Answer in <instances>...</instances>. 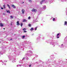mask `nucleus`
Wrapping results in <instances>:
<instances>
[{"mask_svg":"<svg viewBox=\"0 0 67 67\" xmlns=\"http://www.w3.org/2000/svg\"><path fill=\"white\" fill-rule=\"evenodd\" d=\"M22 25H23V23H21V27H22Z\"/></svg>","mask_w":67,"mask_h":67,"instance_id":"14","label":"nucleus"},{"mask_svg":"<svg viewBox=\"0 0 67 67\" xmlns=\"http://www.w3.org/2000/svg\"><path fill=\"white\" fill-rule=\"evenodd\" d=\"M17 25H19L20 23H19V22L18 21L17 22Z\"/></svg>","mask_w":67,"mask_h":67,"instance_id":"4","label":"nucleus"},{"mask_svg":"<svg viewBox=\"0 0 67 67\" xmlns=\"http://www.w3.org/2000/svg\"><path fill=\"white\" fill-rule=\"evenodd\" d=\"M0 26L1 27H2V26H3V24L2 23H0Z\"/></svg>","mask_w":67,"mask_h":67,"instance_id":"5","label":"nucleus"},{"mask_svg":"<svg viewBox=\"0 0 67 67\" xmlns=\"http://www.w3.org/2000/svg\"><path fill=\"white\" fill-rule=\"evenodd\" d=\"M1 9H3V8H1Z\"/></svg>","mask_w":67,"mask_h":67,"instance_id":"26","label":"nucleus"},{"mask_svg":"<svg viewBox=\"0 0 67 67\" xmlns=\"http://www.w3.org/2000/svg\"><path fill=\"white\" fill-rule=\"evenodd\" d=\"M61 46H63V44H62L61 45Z\"/></svg>","mask_w":67,"mask_h":67,"instance_id":"27","label":"nucleus"},{"mask_svg":"<svg viewBox=\"0 0 67 67\" xmlns=\"http://www.w3.org/2000/svg\"><path fill=\"white\" fill-rule=\"evenodd\" d=\"M31 19V17L29 16L28 17V19Z\"/></svg>","mask_w":67,"mask_h":67,"instance_id":"23","label":"nucleus"},{"mask_svg":"<svg viewBox=\"0 0 67 67\" xmlns=\"http://www.w3.org/2000/svg\"><path fill=\"white\" fill-rule=\"evenodd\" d=\"M10 17L12 19V18H13V16H10Z\"/></svg>","mask_w":67,"mask_h":67,"instance_id":"16","label":"nucleus"},{"mask_svg":"<svg viewBox=\"0 0 67 67\" xmlns=\"http://www.w3.org/2000/svg\"><path fill=\"white\" fill-rule=\"evenodd\" d=\"M31 11H32V12H36V11H37V10L36 9H35L33 8L31 10Z\"/></svg>","mask_w":67,"mask_h":67,"instance_id":"1","label":"nucleus"},{"mask_svg":"<svg viewBox=\"0 0 67 67\" xmlns=\"http://www.w3.org/2000/svg\"><path fill=\"white\" fill-rule=\"evenodd\" d=\"M26 30V29L25 28H24L23 29V31H25V30Z\"/></svg>","mask_w":67,"mask_h":67,"instance_id":"15","label":"nucleus"},{"mask_svg":"<svg viewBox=\"0 0 67 67\" xmlns=\"http://www.w3.org/2000/svg\"><path fill=\"white\" fill-rule=\"evenodd\" d=\"M12 40V39H10V40Z\"/></svg>","mask_w":67,"mask_h":67,"instance_id":"32","label":"nucleus"},{"mask_svg":"<svg viewBox=\"0 0 67 67\" xmlns=\"http://www.w3.org/2000/svg\"><path fill=\"white\" fill-rule=\"evenodd\" d=\"M57 38H59V37H58V36H57Z\"/></svg>","mask_w":67,"mask_h":67,"instance_id":"22","label":"nucleus"},{"mask_svg":"<svg viewBox=\"0 0 67 67\" xmlns=\"http://www.w3.org/2000/svg\"><path fill=\"white\" fill-rule=\"evenodd\" d=\"M23 3H24V2H23Z\"/></svg>","mask_w":67,"mask_h":67,"instance_id":"31","label":"nucleus"},{"mask_svg":"<svg viewBox=\"0 0 67 67\" xmlns=\"http://www.w3.org/2000/svg\"><path fill=\"white\" fill-rule=\"evenodd\" d=\"M59 34H60V33H59L57 35V36H58V35H59Z\"/></svg>","mask_w":67,"mask_h":67,"instance_id":"20","label":"nucleus"},{"mask_svg":"<svg viewBox=\"0 0 67 67\" xmlns=\"http://www.w3.org/2000/svg\"><path fill=\"white\" fill-rule=\"evenodd\" d=\"M45 1V0H43L41 2V4H42V2H44Z\"/></svg>","mask_w":67,"mask_h":67,"instance_id":"7","label":"nucleus"},{"mask_svg":"<svg viewBox=\"0 0 67 67\" xmlns=\"http://www.w3.org/2000/svg\"><path fill=\"white\" fill-rule=\"evenodd\" d=\"M1 42V41H0V43Z\"/></svg>","mask_w":67,"mask_h":67,"instance_id":"33","label":"nucleus"},{"mask_svg":"<svg viewBox=\"0 0 67 67\" xmlns=\"http://www.w3.org/2000/svg\"><path fill=\"white\" fill-rule=\"evenodd\" d=\"M7 5L8 6V7H9V9H11V8L10 7V5H9V4H8Z\"/></svg>","mask_w":67,"mask_h":67,"instance_id":"8","label":"nucleus"},{"mask_svg":"<svg viewBox=\"0 0 67 67\" xmlns=\"http://www.w3.org/2000/svg\"><path fill=\"white\" fill-rule=\"evenodd\" d=\"M3 29H4V30H5V28H3Z\"/></svg>","mask_w":67,"mask_h":67,"instance_id":"29","label":"nucleus"},{"mask_svg":"<svg viewBox=\"0 0 67 67\" xmlns=\"http://www.w3.org/2000/svg\"><path fill=\"white\" fill-rule=\"evenodd\" d=\"M29 66L30 67H31V64H30L29 65Z\"/></svg>","mask_w":67,"mask_h":67,"instance_id":"25","label":"nucleus"},{"mask_svg":"<svg viewBox=\"0 0 67 67\" xmlns=\"http://www.w3.org/2000/svg\"><path fill=\"white\" fill-rule=\"evenodd\" d=\"M12 7H13L14 9H15L16 8V7H15V6L13 4L12 5Z\"/></svg>","mask_w":67,"mask_h":67,"instance_id":"2","label":"nucleus"},{"mask_svg":"<svg viewBox=\"0 0 67 67\" xmlns=\"http://www.w3.org/2000/svg\"><path fill=\"white\" fill-rule=\"evenodd\" d=\"M19 66H21V65H19Z\"/></svg>","mask_w":67,"mask_h":67,"instance_id":"30","label":"nucleus"},{"mask_svg":"<svg viewBox=\"0 0 67 67\" xmlns=\"http://www.w3.org/2000/svg\"><path fill=\"white\" fill-rule=\"evenodd\" d=\"M37 30V27H36V28H35V31H36V30Z\"/></svg>","mask_w":67,"mask_h":67,"instance_id":"19","label":"nucleus"},{"mask_svg":"<svg viewBox=\"0 0 67 67\" xmlns=\"http://www.w3.org/2000/svg\"><path fill=\"white\" fill-rule=\"evenodd\" d=\"M28 25L29 26H30V27H31V24H29Z\"/></svg>","mask_w":67,"mask_h":67,"instance_id":"17","label":"nucleus"},{"mask_svg":"<svg viewBox=\"0 0 67 67\" xmlns=\"http://www.w3.org/2000/svg\"><path fill=\"white\" fill-rule=\"evenodd\" d=\"M3 7L4 8V9H5V5H3Z\"/></svg>","mask_w":67,"mask_h":67,"instance_id":"12","label":"nucleus"},{"mask_svg":"<svg viewBox=\"0 0 67 67\" xmlns=\"http://www.w3.org/2000/svg\"><path fill=\"white\" fill-rule=\"evenodd\" d=\"M34 29V28H33L32 27L30 29V31H33Z\"/></svg>","mask_w":67,"mask_h":67,"instance_id":"10","label":"nucleus"},{"mask_svg":"<svg viewBox=\"0 0 67 67\" xmlns=\"http://www.w3.org/2000/svg\"><path fill=\"white\" fill-rule=\"evenodd\" d=\"M7 12L9 13H10V10H8L7 11Z\"/></svg>","mask_w":67,"mask_h":67,"instance_id":"11","label":"nucleus"},{"mask_svg":"<svg viewBox=\"0 0 67 67\" xmlns=\"http://www.w3.org/2000/svg\"><path fill=\"white\" fill-rule=\"evenodd\" d=\"M25 36H22V37L23 38H24V37H25Z\"/></svg>","mask_w":67,"mask_h":67,"instance_id":"13","label":"nucleus"},{"mask_svg":"<svg viewBox=\"0 0 67 67\" xmlns=\"http://www.w3.org/2000/svg\"><path fill=\"white\" fill-rule=\"evenodd\" d=\"M24 33H26V32H27V31H24L23 32Z\"/></svg>","mask_w":67,"mask_h":67,"instance_id":"24","label":"nucleus"},{"mask_svg":"<svg viewBox=\"0 0 67 67\" xmlns=\"http://www.w3.org/2000/svg\"><path fill=\"white\" fill-rule=\"evenodd\" d=\"M23 59H24V58Z\"/></svg>","mask_w":67,"mask_h":67,"instance_id":"28","label":"nucleus"},{"mask_svg":"<svg viewBox=\"0 0 67 67\" xmlns=\"http://www.w3.org/2000/svg\"><path fill=\"white\" fill-rule=\"evenodd\" d=\"M21 12L23 14H24V12H25V10L24 9H22L21 10Z\"/></svg>","mask_w":67,"mask_h":67,"instance_id":"3","label":"nucleus"},{"mask_svg":"<svg viewBox=\"0 0 67 67\" xmlns=\"http://www.w3.org/2000/svg\"><path fill=\"white\" fill-rule=\"evenodd\" d=\"M27 20H26V19H24L23 20V22H26L27 21Z\"/></svg>","mask_w":67,"mask_h":67,"instance_id":"6","label":"nucleus"},{"mask_svg":"<svg viewBox=\"0 0 67 67\" xmlns=\"http://www.w3.org/2000/svg\"><path fill=\"white\" fill-rule=\"evenodd\" d=\"M55 20V18H53V21H54Z\"/></svg>","mask_w":67,"mask_h":67,"instance_id":"18","label":"nucleus"},{"mask_svg":"<svg viewBox=\"0 0 67 67\" xmlns=\"http://www.w3.org/2000/svg\"><path fill=\"white\" fill-rule=\"evenodd\" d=\"M67 21H65L64 23V25H67Z\"/></svg>","mask_w":67,"mask_h":67,"instance_id":"9","label":"nucleus"},{"mask_svg":"<svg viewBox=\"0 0 67 67\" xmlns=\"http://www.w3.org/2000/svg\"><path fill=\"white\" fill-rule=\"evenodd\" d=\"M29 1L30 2H32V1L31 0H29Z\"/></svg>","mask_w":67,"mask_h":67,"instance_id":"21","label":"nucleus"}]
</instances>
